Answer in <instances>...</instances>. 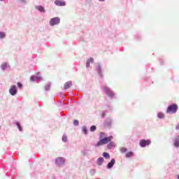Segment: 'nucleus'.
<instances>
[{
	"label": "nucleus",
	"mask_w": 179,
	"mask_h": 179,
	"mask_svg": "<svg viewBox=\"0 0 179 179\" xmlns=\"http://www.w3.org/2000/svg\"><path fill=\"white\" fill-rule=\"evenodd\" d=\"M178 178L179 179V175L178 176Z\"/></svg>",
	"instance_id": "34"
},
{
	"label": "nucleus",
	"mask_w": 179,
	"mask_h": 179,
	"mask_svg": "<svg viewBox=\"0 0 179 179\" xmlns=\"http://www.w3.org/2000/svg\"><path fill=\"white\" fill-rule=\"evenodd\" d=\"M36 9H38V10H39V12H45V9L44 8V7H43L42 6H38Z\"/></svg>",
	"instance_id": "13"
},
{
	"label": "nucleus",
	"mask_w": 179,
	"mask_h": 179,
	"mask_svg": "<svg viewBox=\"0 0 179 179\" xmlns=\"http://www.w3.org/2000/svg\"><path fill=\"white\" fill-rule=\"evenodd\" d=\"M177 110H178V106L177 104H172L168 107L166 113L168 114H176Z\"/></svg>",
	"instance_id": "2"
},
{
	"label": "nucleus",
	"mask_w": 179,
	"mask_h": 179,
	"mask_svg": "<svg viewBox=\"0 0 179 179\" xmlns=\"http://www.w3.org/2000/svg\"><path fill=\"white\" fill-rule=\"evenodd\" d=\"M82 131L85 135L87 134V128H86V127H83Z\"/></svg>",
	"instance_id": "16"
},
{
	"label": "nucleus",
	"mask_w": 179,
	"mask_h": 179,
	"mask_svg": "<svg viewBox=\"0 0 179 179\" xmlns=\"http://www.w3.org/2000/svg\"><path fill=\"white\" fill-rule=\"evenodd\" d=\"M102 116L104 117V114H103Z\"/></svg>",
	"instance_id": "33"
},
{
	"label": "nucleus",
	"mask_w": 179,
	"mask_h": 179,
	"mask_svg": "<svg viewBox=\"0 0 179 179\" xmlns=\"http://www.w3.org/2000/svg\"><path fill=\"white\" fill-rule=\"evenodd\" d=\"M103 156L105 159H110V154L108 152H103Z\"/></svg>",
	"instance_id": "15"
},
{
	"label": "nucleus",
	"mask_w": 179,
	"mask_h": 179,
	"mask_svg": "<svg viewBox=\"0 0 179 179\" xmlns=\"http://www.w3.org/2000/svg\"><path fill=\"white\" fill-rule=\"evenodd\" d=\"M158 118H164V114L162 113H158Z\"/></svg>",
	"instance_id": "20"
},
{
	"label": "nucleus",
	"mask_w": 179,
	"mask_h": 179,
	"mask_svg": "<svg viewBox=\"0 0 179 179\" xmlns=\"http://www.w3.org/2000/svg\"><path fill=\"white\" fill-rule=\"evenodd\" d=\"M150 143H151L150 140L142 139L140 141V146H141V148H145V146H149V145H150Z\"/></svg>",
	"instance_id": "4"
},
{
	"label": "nucleus",
	"mask_w": 179,
	"mask_h": 179,
	"mask_svg": "<svg viewBox=\"0 0 179 179\" xmlns=\"http://www.w3.org/2000/svg\"><path fill=\"white\" fill-rule=\"evenodd\" d=\"M9 92L12 96H15L16 94V93H17V89L16 88V86L12 85Z\"/></svg>",
	"instance_id": "7"
},
{
	"label": "nucleus",
	"mask_w": 179,
	"mask_h": 179,
	"mask_svg": "<svg viewBox=\"0 0 179 179\" xmlns=\"http://www.w3.org/2000/svg\"><path fill=\"white\" fill-rule=\"evenodd\" d=\"M71 86H72V81L66 82V83L64 84V89H65V90L69 89V87H71Z\"/></svg>",
	"instance_id": "12"
},
{
	"label": "nucleus",
	"mask_w": 179,
	"mask_h": 179,
	"mask_svg": "<svg viewBox=\"0 0 179 179\" xmlns=\"http://www.w3.org/2000/svg\"><path fill=\"white\" fill-rule=\"evenodd\" d=\"M46 90H50V85L46 86Z\"/></svg>",
	"instance_id": "30"
},
{
	"label": "nucleus",
	"mask_w": 179,
	"mask_h": 179,
	"mask_svg": "<svg viewBox=\"0 0 179 179\" xmlns=\"http://www.w3.org/2000/svg\"><path fill=\"white\" fill-rule=\"evenodd\" d=\"M0 1H3V0H0Z\"/></svg>",
	"instance_id": "35"
},
{
	"label": "nucleus",
	"mask_w": 179,
	"mask_h": 179,
	"mask_svg": "<svg viewBox=\"0 0 179 179\" xmlns=\"http://www.w3.org/2000/svg\"><path fill=\"white\" fill-rule=\"evenodd\" d=\"M99 138H100L101 139H103V138H106V133L101 132V133H100Z\"/></svg>",
	"instance_id": "18"
},
{
	"label": "nucleus",
	"mask_w": 179,
	"mask_h": 179,
	"mask_svg": "<svg viewBox=\"0 0 179 179\" xmlns=\"http://www.w3.org/2000/svg\"><path fill=\"white\" fill-rule=\"evenodd\" d=\"M128 150L126 148H122L121 149H120V152H122V153H125V152H127Z\"/></svg>",
	"instance_id": "21"
},
{
	"label": "nucleus",
	"mask_w": 179,
	"mask_h": 179,
	"mask_svg": "<svg viewBox=\"0 0 179 179\" xmlns=\"http://www.w3.org/2000/svg\"><path fill=\"white\" fill-rule=\"evenodd\" d=\"M17 127L19 131H22V127L20 126V124L19 123H17Z\"/></svg>",
	"instance_id": "25"
},
{
	"label": "nucleus",
	"mask_w": 179,
	"mask_h": 179,
	"mask_svg": "<svg viewBox=\"0 0 179 179\" xmlns=\"http://www.w3.org/2000/svg\"><path fill=\"white\" fill-rule=\"evenodd\" d=\"M59 24V17H54L52 18L50 21V26H55V24Z\"/></svg>",
	"instance_id": "6"
},
{
	"label": "nucleus",
	"mask_w": 179,
	"mask_h": 179,
	"mask_svg": "<svg viewBox=\"0 0 179 179\" xmlns=\"http://www.w3.org/2000/svg\"><path fill=\"white\" fill-rule=\"evenodd\" d=\"M62 141L63 142H66L68 141V137L66 136H63Z\"/></svg>",
	"instance_id": "24"
},
{
	"label": "nucleus",
	"mask_w": 179,
	"mask_h": 179,
	"mask_svg": "<svg viewBox=\"0 0 179 179\" xmlns=\"http://www.w3.org/2000/svg\"><path fill=\"white\" fill-rule=\"evenodd\" d=\"M96 129V126L93 125L90 127L91 132H94V130Z\"/></svg>",
	"instance_id": "23"
},
{
	"label": "nucleus",
	"mask_w": 179,
	"mask_h": 179,
	"mask_svg": "<svg viewBox=\"0 0 179 179\" xmlns=\"http://www.w3.org/2000/svg\"><path fill=\"white\" fill-rule=\"evenodd\" d=\"M73 125H75L76 127H78V125H79V120H75L73 121Z\"/></svg>",
	"instance_id": "19"
},
{
	"label": "nucleus",
	"mask_w": 179,
	"mask_h": 179,
	"mask_svg": "<svg viewBox=\"0 0 179 179\" xmlns=\"http://www.w3.org/2000/svg\"><path fill=\"white\" fill-rule=\"evenodd\" d=\"M57 166H64L65 164V159L62 157H57L55 161Z\"/></svg>",
	"instance_id": "5"
},
{
	"label": "nucleus",
	"mask_w": 179,
	"mask_h": 179,
	"mask_svg": "<svg viewBox=\"0 0 179 179\" xmlns=\"http://www.w3.org/2000/svg\"><path fill=\"white\" fill-rule=\"evenodd\" d=\"M17 86H18V87H22V83H17Z\"/></svg>",
	"instance_id": "29"
},
{
	"label": "nucleus",
	"mask_w": 179,
	"mask_h": 179,
	"mask_svg": "<svg viewBox=\"0 0 179 179\" xmlns=\"http://www.w3.org/2000/svg\"><path fill=\"white\" fill-rule=\"evenodd\" d=\"M100 1H104V0H99Z\"/></svg>",
	"instance_id": "32"
},
{
	"label": "nucleus",
	"mask_w": 179,
	"mask_h": 179,
	"mask_svg": "<svg viewBox=\"0 0 179 179\" xmlns=\"http://www.w3.org/2000/svg\"><path fill=\"white\" fill-rule=\"evenodd\" d=\"M55 3L57 5V6H65V5H66L65 1L62 0H56L55 1Z\"/></svg>",
	"instance_id": "8"
},
{
	"label": "nucleus",
	"mask_w": 179,
	"mask_h": 179,
	"mask_svg": "<svg viewBox=\"0 0 179 179\" xmlns=\"http://www.w3.org/2000/svg\"><path fill=\"white\" fill-rule=\"evenodd\" d=\"M6 36L5 32H0V38H3Z\"/></svg>",
	"instance_id": "22"
},
{
	"label": "nucleus",
	"mask_w": 179,
	"mask_h": 179,
	"mask_svg": "<svg viewBox=\"0 0 179 179\" xmlns=\"http://www.w3.org/2000/svg\"><path fill=\"white\" fill-rule=\"evenodd\" d=\"M132 156H134V152H129L126 154V157L127 158L132 157Z\"/></svg>",
	"instance_id": "14"
},
{
	"label": "nucleus",
	"mask_w": 179,
	"mask_h": 179,
	"mask_svg": "<svg viewBox=\"0 0 179 179\" xmlns=\"http://www.w3.org/2000/svg\"><path fill=\"white\" fill-rule=\"evenodd\" d=\"M173 145L175 148H179V136L175 138Z\"/></svg>",
	"instance_id": "9"
},
{
	"label": "nucleus",
	"mask_w": 179,
	"mask_h": 179,
	"mask_svg": "<svg viewBox=\"0 0 179 179\" xmlns=\"http://www.w3.org/2000/svg\"><path fill=\"white\" fill-rule=\"evenodd\" d=\"M111 139H113L112 136L105 137L104 138L99 140V141L97 142L96 146H103V145H107V143L111 142Z\"/></svg>",
	"instance_id": "1"
},
{
	"label": "nucleus",
	"mask_w": 179,
	"mask_h": 179,
	"mask_svg": "<svg viewBox=\"0 0 179 179\" xmlns=\"http://www.w3.org/2000/svg\"><path fill=\"white\" fill-rule=\"evenodd\" d=\"M96 163L98 166H101L103 163H104V158L103 157H99L97 159Z\"/></svg>",
	"instance_id": "11"
},
{
	"label": "nucleus",
	"mask_w": 179,
	"mask_h": 179,
	"mask_svg": "<svg viewBox=\"0 0 179 179\" xmlns=\"http://www.w3.org/2000/svg\"><path fill=\"white\" fill-rule=\"evenodd\" d=\"M115 164V159H113L108 164L107 169H111L113 166Z\"/></svg>",
	"instance_id": "10"
},
{
	"label": "nucleus",
	"mask_w": 179,
	"mask_h": 179,
	"mask_svg": "<svg viewBox=\"0 0 179 179\" xmlns=\"http://www.w3.org/2000/svg\"><path fill=\"white\" fill-rule=\"evenodd\" d=\"M103 91L105 92V93H106L108 97H114V93L113 92V91L110 90V88H108V87L103 86Z\"/></svg>",
	"instance_id": "3"
},
{
	"label": "nucleus",
	"mask_w": 179,
	"mask_h": 179,
	"mask_svg": "<svg viewBox=\"0 0 179 179\" xmlns=\"http://www.w3.org/2000/svg\"><path fill=\"white\" fill-rule=\"evenodd\" d=\"M31 80L32 82H36V77H34V76L31 77Z\"/></svg>",
	"instance_id": "26"
},
{
	"label": "nucleus",
	"mask_w": 179,
	"mask_h": 179,
	"mask_svg": "<svg viewBox=\"0 0 179 179\" xmlns=\"http://www.w3.org/2000/svg\"><path fill=\"white\" fill-rule=\"evenodd\" d=\"M87 68H89V66H90V62H87V64H86Z\"/></svg>",
	"instance_id": "27"
},
{
	"label": "nucleus",
	"mask_w": 179,
	"mask_h": 179,
	"mask_svg": "<svg viewBox=\"0 0 179 179\" xmlns=\"http://www.w3.org/2000/svg\"><path fill=\"white\" fill-rule=\"evenodd\" d=\"M6 66H8V64L6 63H3L2 65H1V69L5 70L6 69Z\"/></svg>",
	"instance_id": "17"
},
{
	"label": "nucleus",
	"mask_w": 179,
	"mask_h": 179,
	"mask_svg": "<svg viewBox=\"0 0 179 179\" xmlns=\"http://www.w3.org/2000/svg\"><path fill=\"white\" fill-rule=\"evenodd\" d=\"M176 129H179V124L176 125Z\"/></svg>",
	"instance_id": "31"
},
{
	"label": "nucleus",
	"mask_w": 179,
	"mask_h": 179,
	"mask_svg": "<svg viewBox=\"0 0 179 179\" xmlns=\"http://www.w3.org/2000/svg\"><path fill=\"white\" fill-rule=\"evenodd\" d=\"M93 58H90L89 60H88V62H90H90L91 63H93Z\"/></svg>",
	"instance_id": "28"
}]
</instances>
